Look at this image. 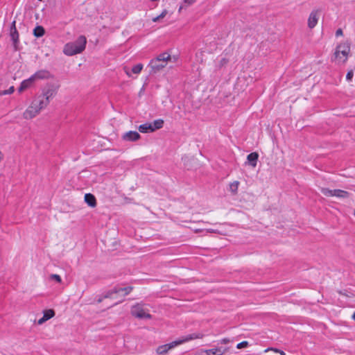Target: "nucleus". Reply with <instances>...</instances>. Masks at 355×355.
Segmentation results:
<instances>
[{"label": "nucleus", "instance_id": "4c0bfd02", "mask_svg": "<svg viewBox=\"0 0 355 355\" xmlns=\"http://www.w3.org/2000/svg\"><path fill=\"white\" fill-rule=\"evenodd\" d=\"M47 320L43 316L42 318H40L39 320H38V324H43L44 322H46Z\"/></svg>", "mask_w": 355, "mask_h": 355}, {"label": "nucleus", "instance_id": "c85d7f7f", "mask_svg": "<svg viewBox=\"0 0 355 355\" xmlns=\"http://www.w3.org/2000/svg\"><path fill=\"white\" fill-rule=\"evenodd\" d=\"M14 91H15L14 87L11 86L8 89L3 90V91L0 92V96L12 94L14 92Z\"/></svg>", "mask_w": 355, "mask_h": 355}, {"label": "nucleus", "instance_id": "4be33fe9", "mask_svg": "<svg viewBox=\"0 0 355 355\" xmlns=\"http://www.w3.org/2000/svg\"><path fill=\"white\" fill-rule=\"evenodd\" d=\"M239 185V181H234L230 184V190L233 194H236Z\"/></svg>", "mask_w": 355, "mask_h": 355}, {"label": "nucleus", "instance_id": "473e14b6", "mask_svg": "<svg viewBox=\"0 0 355 355\" xmlns=\"http://www.w3.org/2000/svg\"><path fill=\"white\" fill-rule=\"evenodd\" d=\"M51 279L55 280L58 283H60L62 282V279H61L60 276L58 275H56V274L51 275Z\"/></svg>", "mask_w": 355, "mask_h": 355}, {"label": "nucleus", "instance_id": "f704fd0d", "mask_svg": "<svg viewBox=\"0 0 355 355\" xmlns=\"http://www.w3.org/2000/svg\"><path fill=\"white\" fill-rule=\"evenodd\" d=\"M15 30H17V28H16V21H13L11 23V24H10V31H15Z\"/></svg>", "mask_w": 355, "mask_h": 355}, {"label": "nucleus", "instance_id": "393cba45", "mask_svg": "<svg viewBox=\"0 0 355 355\" xmlns=\"http://www.w3.org/2000/svg\"><path fill=\"white\" fill-rule=\"evenodd\" d=\"M33 80L31 77L29 78L23 80L21 83V85L24 88V89H26L27 88L30 87L31 84L33 83Z\"/></svg>", "mask_w": 355, "mask_h": 355}, {"label": "nucleus", "instance_id": "423d86ee", "mask_svg": "<svg viewBox=\"0 0 355 355\" xmlns=\"http://www.w3.org/2000/svg\"><path fill=\"white\" fill-rule=\"evenodd\" d=\"M31 103L40 111L49 104V101L46 100L44 96L39 95L33 99Z\"/></svg>", "mask_w": 355, "mask_h": 355}, {"label": "nucleus", "instance_id": "c756f323", "mask_svg": "<svg viewBox=\"0 0 355 355\" xmlns=\"http://www.w3.org/2000/svg\"><path fill=\"white\" fill-rule=\"evenodd\" d=\"M229 62V60L226 58H223L218 63V67L222 68L223 67L225 66Z\"/></svg>", "mask_w": 355, "mask_h": 355}, {"label": "nucleus", "instance_id": "7ed1b4c3", "mask_svg": "<svg viewBox=\"0 0 355 355\" xmlns=\"http://www.w3.org/2000/svg\"><path fill=\"white\" fill-rule=\"evenodd\" d=\"M321 192L326 196H336L339 198H347L349 197V193L341 189H329L328 188H321Z\"/></svg>", "mask_w": 355, "mask_h": 355}, {"label": "nucleus", "instance_id": "20e7f679", "mask_svg": "<svg viewBox=\"0 0 355 355\" xmlns=\"http://www.w3.org/2000/svg\"><path fill=\"white\" fill-rule=\"evenodd\" d=\"M131 314L134 317L139 319H150L152 318V315L150 313H146L143 307L139 304L135 305L132 307Z\"/></svg>", "mask_w": 355, "mask_h": 355}, {"label": "nucleus", "instance_id": "1a4fd4ad", "mask_svg": "<svg viewBox=\"0 0 355 355\" xmlns=\"http://www.w3.org/2000/svg\"><path fill=\"white\" fill-rule=\"evenodd\" d=\"M318 14H319V10H313L310 13L309 19H308L309 28H313L316 26L318 21V18H319Z\"/></svg>", "mask_w": 355, "mask_h": 355}, {"label": "nucleus", "instance_id": "ddd939ff", "mask_svg": "<svg viewBox=\"0 0 355 355\" xmlns=\"http://www.w3.org/2000/svg\"><path fill=\"white\" fill-rule=\"evenodd\" d=\"M140 137V135L137 131H129L123 136L124 140L129 141H137Z\"/></svg>", "mask_w": 355, "mask_h": 355}, {"label": "nucleus", "instance_id": "f3484780", "mask_svg": "<svg viewBox=\"0 0 355 355\" xmlns=\"http://www.w3.org/2000/svg\"><path fill=\"white\" fill-rule=\"evenodd\" d=\"M204 352L207 355H223L225 352V350H222L221 348H213L210 349H206Z\"/></svg>", "mask_w": 355, "mask_h": 355}, {"label": "nucleus", "instance_id": "5701e85b", "mask_svg": "<svg viewBox=\"0 0 355 355\" xmlns=\"http://www.w3.org/2000/svg\"><path fill=\"white\" fill-rule=\"evenodd\" d=\"M119 293V290H116V286L113 288L112 289L106 292V293L103 295L105 299L111 298L113 294H116Z\"/></svg>", "mask_w": 355, "mask_h": 355}, {"label": "nucleus", "instance_id": "a211bd4d", "mask_svg": "<svg viewBox=\"0 0 355 355\" xmlns=\"http://www.w3.org/2000/svg\"><path fill=\"white\" fill-rule=\"evenodd\" d=\"M202 337L203 334L195 333L187 335L183 340H180L179 341H182V343H184L193 339L202 338Z\"/></svg>", "mask_w": 355, "mask_h": 355}, {"label": "nucleus", "instance_id": "79ce46f5", "mask_svg": "<svg viewBox=\"0 0 355 355\" xmlns=\"http://www.w3.org/2000/svg\"><path fill=\"white\" fill-rule=\"evenodd\" d=\"M103 299H105V298L103 297H103H99V298L97 300V302H98V303H101V302L103 300Z\"/></svg>", "mask_w": 355, "mask_h": 355}, {"label": "nucleus", "instance_id": "f257e3e1", "mask_svg": "<svg viewBox=\"0 0 355 355\" xmlns=\"http://www.w3.org/2000/svg\"><path fill=\"white\" fill-rule=\"evenodd\" d=\"M86 44V37L84 35H80L75 42L65 44L63 52L69 56L80 53L85 50Z\"/></svg>", "mask_w": 355, "mask_h": 355}, {"label": "nucleus", "instance_id": "bb28decb", "mask_svg": "<svg viewBox=\"0 0 355 355\" xmlns=\"http://www.w3.org/2000/svg\"><path fill=\"white\" fill-rule=\"evenodd\" d=\"M143 69L142 64H137L132 68V72L135 74H138L141 72Z\"/></svg>", "mask_w": 355, "mask_h": 355}, {"label": "nucleus", "instance_id": "9b49d317", "mask_svg": "<svg viewBox=\"0 0 355 355\" xmlns=\"http://www.w3.org/2000/svg\"><path fill=\"white\" fill-rule=\"evenodd\" d=\"M50 76L51 73L49 71L42 69L37 71L31 77L33 78V81H35L36 79H47L50 78Z\"/></svg>", "mask_w": 355, "mask_h": 355}, {"label": "nucleus", "instance_id": "37998d69", "mask_svg": "<svg viewBox=\"0 0 355 355\" xmlns=\"http://www.w3.org/2000/svg\"><path fill=\"white\" fill-rule=\"evenodd\" d=\"M124 69H125V71L126 74H127L128 76H130V73H129V71H128V69L126 67H125V68H124Z\"/></svg>", "mask_w": 355, "mask_h": 355}, {"label": "nucleus", "instance_id": "72a5a7b5", "mask_svg": "<svg viewBox=\"0 0 355 355\" xmlns=\"http://www.w3.org/2000/svg\"><path fill=\"white\" fill-rule=\"evenodd\" d=\"M196 0H184V4L185 6L192 5Z\"/></svg>", "mask_w": 355, "mask_h": 355}, {"label": "nucleus", "instance_id": "aec40b11", "mask_svg": "<svg viewBox=\"0 0 355 355\" xmlns=\"http://www.w3.org/2000/svg\"><path fill=\"white\" fill-rule=\"evenodd\" d=\"M155 59L164 63H166L168 60H171V55L169 53L164 52L157 55V58H155Z\"/></svg>", "mask_w": 355, "mask_h": 355}, {"label": "nucleus", "instance_id": "2eb2a0df", "mask_svg": "<svg viewBox=\"0 0 355 355\" xmlns=\"http://www.w3.org/2000/svg\"><path fill=\"white\" fill-rule=\"evenodd\" d=\"M85 201L91 207H94L96 205V198L92 193H86L85 195Z\"/></svg>", "mask_w": 355, "mask_h": 355}, {"label": "nucleus", "instance_id": "e433bc0d", "mask_svg": "<svg viewBox=\"0 0 355 355\" xmlns=\"http://www.w3.org/2000/svg\"><path fill=\"white\" fill-rule=\"evenodd\" d=\"M343 35V31L341 28H338L336 31V36H340V35Z\"/></svg>", "mask_w": 355, "mask_h": 355}, {"label": "nucleus", "instance_id": "c03bdc74", "mask_svg": "<svg viewBox=\"0 0 355 355\" xmlns=\"http://www.w3.org/2000/svg\"><path fill=\"white\" fill-rule=\"evenodd\" d=\"M352 318L355 320V312L354 313V314L352 315Z\"/></svg>", "mask_w": 355, "mask_h": 355}, {"label": "nucleus", "instance_id": "cd10ccee", "mask_svg": "<svg viewBox=\"0 0 355 355\" xmlns=\"http://www.w3.org/2000/svg\"><path fill=\"white\" fill-rule=\"evenodd\" d=\"M167 13H168L167 10H164L159 15L153 18V21H154V22L158 21L160 19L164 18L166 15Z\"/></svg>", "mask_w": 355, "mask_h": 355}, {"label": "nucleus", "instance_id": "a19ab883", "mask_svg": "<svg viewBox=\"0 0 355 355\" xmlns=\"http://www.w3.org/2000/svg\"><path fill=\"white\" fill-rule=\"evenodd\" d=\"M24 90H25L24 88L20 85L19 87L18 88V92L20 93Z\"/></svg>", "mask_w": 355, "mask_h": 355}, {"label": "nucleus", "instance_id": "ea45409f", "mask_svg": "<svg viewBox=\"0 0 355 355\" xmlns=\"http://www.w3.org/2000/svg\"><path fill=\"white\" fill-rule=\"evenodd\" d=\"M338 293H339L340 295H343L348 296V295H347V293H345V291H338Z\"/></svg>", "mask_w": 355, "mask_h": 355}, {"label": "nucleus", "instance_id": "a878e982", "mask_svg": "<svg viewBox=\"0 0 355 355\" xmlns=\"http://www.w3.org/2000/svg\"><path fill=\"white\" fill-rule=\"evenodd\" d=\"M116 290H119V293L124 292L123 295L125 296V295H128L133 290V287L132 286H127V287L121 288V287L116 286Z\"/></svg>", "mask_w": 355, "mask_h": 355}, {"label": "nucleus", "instance_id": "6e6552de", "mask_svg": "<svg viewBox=\"0 0 355 355\" xmlns=\"http://www.w3.org/2000/svg\"><path fill=\"white\" fill-rule=\"evenodd\" d=\"M56 94V89L53 85L48 86L42 89V93L40 94L42 96H44L46 100L50 101L51 98H53Z\"/></svg>", "mask_w": 355, "mask_h": 355}, {"label": "nucleus", "instance_id": "0eeeda50", "mask_svg": "<svg viewBox=\"0 0 355 355\" xmlns=\"http://www.w3.org/2000/svg\"><path fill=\"white\" fill-rule=\"evenodd\" d=\"M40 112V111L31 103V105L24 112L23 116L26 119H31L38 114Z\"/></svg>", "mask_w": 355, "mask_h": 355}, {"label": "nucleus", "instance_id": "2f4dec72", "mask_svg": "<svg viewBox=\"0 0 355 355\" xmlns=\"http://www.w3.org/2000/svg\"><path fill=\"white\" fill-rule=\"evenodd\" d=\"M354 76V71L353 70L348 71L347 75H346V79L347 81H351L352 80V78Z\"/></svg>", "mask_w": 355, "mask_h": 355}, {"label": "nucleus", "instance_id": "49530a36", "mask_svg": "<svg viewBox=\"0 0 355 355\" xmlns=\"http://www.w3.org/2000/svg\"><path fill=\"white\" fill-rule=\"evenodd\" d=\"M354 216H355V211H354Z\"/></svg>", "mask_w": 355, "mask_h": 355}, {"label": "nucleus", "instance_id": "b1692460", "mask_svg": "<svg viewBox=\"0 0 355 355\" xmlns=\"http://www.w3.org/2000/svg\"><path fill=\"white\" fill-rule=\"evenodd\" d=\"M55 315V311L53 309H47L44 311L43 316L46 319L49 320Z\"/></svg>", "mask_w": 355, "mask_h": 355}, {"label": "nucleus", "instance_id": "58836bf2", "mask_svg": "<svg viewBox=\"0 0 355 355\" xmlns=\"http://www.w3.org/2000/svg\"><path fill=\"white\" fill-rule=\"evenodd\" d=\"M221 343H223V344H227V343H229V339L227 338H223L222 340H221Z\"/></svg>", "mask_w": 355, "mask_h": 355}, {"label": "nucleus", "instance_id": "4468645a", "mask_svg": "<svg viewBox=\"0 0 355 355\" xmlns=\"http://www.w3.org/2000/svg\"><path fill=\"white\" fill-rule=\"evenodd\" d=\"M258 158L259 154L257 152L251 153L247 156V160L248 164L253 168H254L257 166Z\"/></svg>", "mask_w": 355, "mask_h": 355}, {"label": "nucleus", "instance_id": "f03ea898", "mask_svg": "<svg viewBox=\"0 0 355 355\" xmlns=\"http://www.w3.org/2000/svg\"><path fill=\"white\" fill-rule=\"evenodd\" d=\"M350 52V43L348 42L338 44L334 53L336 58L341 59V55L344 58L343 62H345L347 60L348 55Z\"/></svg>", "mask_w": 355, "mask_h": 355}, {"label": "nucleus", "instance_id": "7c9ffc66", "mask_svg": "<svg viewBox=\"0 0 355 355\" xmlns=\"http://www.w3.org/2000/svg\"><path fill=\"white\" fill-rule=\"evenodd\" d=\"M248 346V341H243V342L239 343V344H237L236 348L237 349H242V348L246 347Z\"/></svg>", "mask_w": 355, "mask_h": 355}, {"label": "nucleus", "instance_id": "a18cd8bd", "mask_svg": "<svg viewBox=\"0 0 355 355\" xmlns=\"http://www.w3.org/2000/svg\"><path fill=\"white\" fill-rule=\"evenodd\" d=\"M122 302V301H120V302H119V303H120V302ZM119 304V302H116L114 305H116V304Z\"/></svg>", "mask_w": 355, "mask_h": 355}, {"label": "nucleus", "instance_id": "9d476101", "mask_svg": "<svg viewBox=\"0 0 355 355\" xmlns=\"http://www.w3.org/2000/svg\"><path fill=\"white\" fill-rule=\"evenodd\" d=\"M149 65L151 67L152 71L156 73L164 68L166 65V63H164L155 59H153L150 60Z\"/></svg>", "mask_w": 355, "mask_h": 355}, {"label": "nucleus", "instance_id": "f8f14e48", "mask_svg": "<svg viewBox=\"0 0 355 355\" xmlns=\"http://www.w3.org/2000/svg\"><path fill=\"white\" fill-rule=\"evenodd\" d=\"M10 36L11 38V40L12 42V45L14 50L15 51H18L19 49V35L17 30L10 31Z\"/></svg>", "mask_w": 355, "mask_h": 355}, {"label": "nucleus", "instance_id": "39448f33", "mask_svg": "<svg viewBox=\"0 0 355 355\" xmlns=\"http://www.w3.org/2000/svg\"><path fill=\"white\" fill-rule=\"evenodd\" d=\"M182 341L175 340V341L171 342L168 344L160 345L157 348L156 352H157V354H158L159 355H164V354H167V352L170 349H171L172 348H173L175 346H177L180 344H182Z\"/></svg>", "mask_w": 355, "mask_h": 355}, {"label": "nucleus", "instance_id": "412c9836", "mask_svg": "<svg viewBox=\"0 0 355 355\" xmlns=\"http://www.w3.org/2000/svg\"><path fill=\"white\" fill-rule=\"evenodd\" d=\"M164 120L159 119L157 120H155L153 123H151L152 129H153V132L156 130H159L162 128L164 125Z\"/></svg>", "mask_w": 355, "mask_h": 355}, {"label": "nucleus", "instance_id": "dca6fc26", "mask_svg": "<svg viewBox=\"0 0 355 355\" xmlns=\"http://www.w3.org/2000/svg\"><path fill=\"white\" fill-rule=\"evenodd\" d=\"M139 132L142 133H148V132H153V129H152L151 123H146L144 124H141L139 126Z\"/></svg>", "mask_w": 355, "mask_h": 355}, {"label": "nucleus", "instance_id": "c9c22d12", "mask_svg": "<svg viewBox=\"0 0 355 355\" xmlns=\"http://www.w3.org/2000/svg\"><path fill=\"white\" fill-rule=\"evenodd\" d=\"M272 350H274L275 352H278L281 355H285V352L281 349H273V348H271Z\"/></svg>", "mask_w": 355, "mask_h": 355}, {"label": "nucleus", "instance_id": "6ab92c4d", "mask_svg": "<svg viewBox=\"0 0 355 355\" xmlns=\"http://www.w3.org/2000/svg\"><path fill=\"white\" fill-rule=\"evenodd\" d=\"M45 33V30L42 26H37L33 30V35L36 37H41Z\"/></svg>", "mask_w": 355, "mask_h": 355}]
</instances>
